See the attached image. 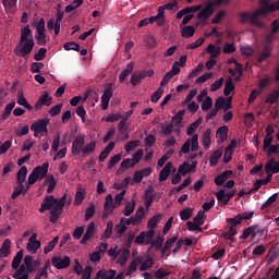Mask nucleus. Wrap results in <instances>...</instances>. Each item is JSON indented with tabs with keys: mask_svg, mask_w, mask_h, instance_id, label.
Wrapping results in <instances>:
<instances>
[{
	"mask_svg": "<svg viewBox=\"0 0 279 279\" xmlns=\"http://www.w3.org/2000/svg\"><path fill=\"white\" fill-rule=\"evenodd\" d=\"M63 49H65V51H80V44L75 41H68L63 45Z\"/></svg>",
	"mask_w": 279,
	"mask_h": 279,
	"instance_id": "47",
	"label": "nucleus"
},
{
	"mask_svg": "<svg viewBox=\"0 0 279 279\" xmlns=\"http://www.w3.org/2000/svg\"><path fill=\"white\" fill-rule=\"evenodd\" d=\"M132 71H134V63H128L126 69H124L119 75L120 84H123L125 82L128 75H130Z\"/></svg>",
	"mask_w": 279,
	"mask_h": 279,
	"instance_id": "26",
	"label": "nucleus"
},
{
	"mask_svg": "<svg viewBox=\"0 0 279 279\" xmlns=\"http://www.w3.org/2000/svg\"><path fill=\"white\" fill-rule=\"evenodd\" d=\"M202 145L204 149H209L211 145V138H210V129H207L202 136Z\"/></svg>",
	"mask_w": 279,
	"mask_h": 279,
	"instance_id": "29",
	"label": "nucleus"
},
{
	"mask_svg": "<svg viewBox=\"0 0 279 279\" xmlns=\"http://www.w3.org/2000/svg\"><path fill=\"white\" fill-rule=\"evenodd\" d=\"M118 162H121V154H117L109 159L107 169H113L114 165H118Z\"/></svg>",
	"mask_w": 279,
	"mask_h": 279,
	"instance_id": "51",
	"label": "nucleus"
},
{
	"mask_svg": "<svg viewBox=\"0 0 279 279\" xmlns=\"http://www.w3.org/2000/svg\"><path fill=\"white\" fill-rule=\"evenodd\" d=\"M120 223L128 227V226H136V223L138 222H137V219H135V217H131V218H121Z\"/></svg>",
	"mask_w": 279,
	"mask_h": 279,
	"instance_id": "61",
	"label": "nucleus"
},
{
	"mask_svg": "<svg viewBox=\"0 0 279 279\" xmlns=\"http://www.w3.org/2000/svg\"><path fill=\"white\" fill-rule=\"evenodd\" d=\"M191 217H193V208L186 207L180 211L181 221H189Z\"/></svg>",
	"mask_w": 279,
	"mask_h": 279,
	"instance_id": "38",
	"label": "nucleus"
},
{
	"mask_svg": "<svg viewBox=\"0 0 279 279\" xmlns=\"http://www.w3.org/2000/svg\"><path fill=\"white\" fill-rule=\"evenodd\" d=\"M113 94L114 92L112 90V83H107L100 98L102 110H108V106Z\"/></svg>",
	"mask_w": 279,
	"mask_h": 279,
	"instance_id": "5",
	"label": "nucleus"
},
{
	"mask_svg": "<svg viewBox=\"0 0 279 279\" xmlns=\"http://www.w3.org/2000/svg\"><path fill=\"white\" fill-rule=\"evenodd\" d=\"M58 241H60V236H54L48 245L44 248V254H49V252H53L56 250V245H58Z\"/></svg>",
	"mask_w": 279,
	"mask_h": 279,
	"instance_id": "36",
	"label": "nucleus"
},
{
	"mask_svg": "<svg viewBox=\"0 0 279 279\" xmlns=\"http://www.w3.org/2000/svg\"><path fill=\"white\" fill-rule=\"evenodd\" d=\"M138 145H141V141H131L124 145V149L128 154H130V151H134L135 148L138 147Z\"/></svg>",
	"mask_w": 279,
	"mask_h": 279,
	"instance_id": "43",
	"label": "nucleus"
},
{
	"mask_svg": "<svg viewBox=\"0 0 279 279\" xmlns=\"http://www.w3.org/2000/svg\"><path fill=\"white\" fill-rule=\"evenodd\" d=\"M27 252L36 254L40 250V241L28 242L26 246Z\"/></svg>",
	"mask_w": 279,
	"mask_h": 279,
	"instance_id": "42",
	"label": "nucleus"
},
{
	"mask_svg": "<svg viewBox=\"0 0 279 279\" xmlns=\"http://www.w3.org/2000/svg\"><path fill=\"white\" fill-rule=\"evenodd\" d=\"M172 169H173V172H175V168H173V163L171 161L167 162L159 173V182H167V180H169V175H171Z\"/></svg>",
	"mask_w": 279,
	"mask_h": 279,
	"instance_id": "12",
	"label": "nucleus"
},
{
	"mask_svg": "<svg viewBox=\"0 0 279 279\" xmlns=\"http://www.w3.org/2000/svg\"><path fill=\"white\" fill-rule=\"evenodd\" d=\"M52 266L56 267V269H68V267H71V257L68 255L62 256H53L51 258Z\"/></svg>",
	"mask_w": 279,
	"mask_h": 279,
	"instance_id": "7",
	"label": "nucleus"
},
{
	"mask_svg": "<svg viewBox=\"0 0 279 279\" xmlns=\"http://www.w3.org/2000/svg\"><path fill=\"white\" fill-rule=\"evenodd\" d=\"M204 210H198L197 215L194 217L193 221L194 223H197L198 226H202L204 223L205 219Z\"/></svg>",
	"mask_w": 279,
	"mask_h": 279,
	"instance_id": "62",
	"label": "nucleus"
},
{
	"mask_svg": "<svg viewBox=\"0 0 279 279\" xmlns=\"http://www.w3.org/2000/svg\"><path fill=\"white\" fill-rule=\"evenodd\" d=\"M16 49L20 51L21 58H25V56H29L32 51H34V39L24 41L22 45L20 44Z\"/></svg>",
	"mask_w": 279,
	"mask_h": 279,
	"instance_id": "9",
	"label": "nucleus"
},
{
	"mask_svg": "<svg viewBox=\"0 0 279 279\" xmlns=\"http://www.w3.org/2000/svg\"><path fill=\"white\" fill-rule=\"evenodd\" d=\"M140 271H148L154 267V257H147L143 263H140Z\"/></svg>",
	"mask_w": 279,
	"mask_h": 279,
	"instance_id": "34",
	"label": "nucleus"
},
{
	"mask_svg": "<svg viewBox=\"0 0 279 279\" xmlns=\"http://www.w3.org/2000/svg\"><path fill=\"white\" fill-rule=\"evenodd\" d=\"M173 128H175V123H173V122H170L167 125L162 124L161 132H162V134H166V136H167V135L171 134V132H173Z\"/></svg>",
	"mask_w": 279,
	"mask_h": 279,
	"instance_id": "57",
	"label": "nucleus"
},
{
	"mask_svg": "<svg viewBox=\"0 0 279 279\" xmlns=\"http://www.w3.org/2000/svg\"><path fill=\"white\" fill-rule=\"evenodd\" d=\"M213 12H215L213 4H208L201 12H198L197 19L206 21L207 19H210Z\"/></svg>",
	"mask_w": 279,
	"mask_h": 279,
	"instance_id": "19",
	"label": "nucleus"
},
{
	"mask_svg": "<svg viewBox=\"0 0 279 279\" xmlns=\"http://www.w3.org/2000/svg\"><path fill=\"white\" fill-rule=\"evenodd\" d=\"M114 231L118 236H123V234L128 232V227H125L123 223L120 222L119 225H116Z\"/></svg>",
	"mask_w": 279,
	"mask_h": 279,
	"instance_id": "58",
	"label": "nucleus"
},
{
	"mask_svg": "<svg viewBox=\"0 0 279 279\" xmlns=\"http://www.w3.org/2000/svg\"><path fill=\"white\" fill-rule=\"evenodd\" d=\"M184 114H185L184 110L178 111L177 114L174 117H172L171 122L174 123V125H179V123H182V121L184 119Z\"/></svg>",
	"mask_w": 279,
	"mask_h": 279,
	"instance_id": "53",
	"label": "nucleus"
},
{
	"mask_svg": "<svg viewBox=\"0 0 279 279\" xmlns=\"http://www.w3.org/2000/svg\"><path fill=\"white\" fill-rule=\"evenodd\" d=\"M23 191H25V184L16 186L11 195V199H16L19 195H22V193H24Z\"/></svg>",
	"mask_w": 279,
	"mask_h": 279,
	"instance_id": "60",
	"label": "nucleus"
},
{
	"mask_svg": "<svg viewBox=\"0 0 279 279\" xmlns=\"http://www.w3.org/2000/svg\"><path fill=\"white\" fill-rule=\"evenodd\" d=\"M95 236V222H90L87 226L86 232L84 233L82 240H81V245H86L87 241H90Z\"/></svg>",
	"mask_w": 279,
	"mask_h": 279,
	"instance_id": "14",
	"label": "nucleus"
},
{
	"mask_svg": "<svg viewBox=\"0 0 279 279\" xmlns=\"http://www.w3.org/2000/svg\"><path fill=\"white\" fill-rule=\"evenodd\" d=\"M66 204V195L62 196L60 199L57 198V206L54 209L50 210V222L58 223L62 210H64V205Z\"/></svg>",
	"mask_w": 279,
	"mask_h": 279,
	"instance_id": "4",
	"label": "nucleus"
},
{
	"mask_svg": "<svg viewBox=\"0 0 279 279\" xmlns=\"http://www.w3.org/2000/svg\"><path fill=\"white\" fill-rule=\"evenodd\" d=\"M58 206V198L53 197V195L46 196L40 205L39 213H45L46 210H54Z\"/></svg>",
	"mask_w": 279,
	"mask_h": 279,
	"instance_id": "8",
	"label": "nucleus"
},
{
	"mask_svg": "<svg viewBox=\"0 0 279 279\" xmlns=\"http://www.w3.org/2000/svg\"><path fill=\"white\" fill-rule=\"evenodd\" d=\"M84 145H86V136L76 135L72 143L71 154H73V156H80L84 149Z\"/></svg>",
	"mask_w": 279,
	"mask_h": 279,
	"instance_id": "6",
	"label": "nucleus"
},
{
	"mask_svg": "<svg viewBox=\"0 0 279 279\" xmlns=\"http://www.w3.org/2000/svg\"><path fill=\"white\" fill-rule=\"evenodd\" d=\"M51 96H49L48 92H45L39 99L37 100L35 108H40L43 106H51Z\"/></svg>",
	"mask_w": 279,
	"mask_h": 279,
	"instance_id": "18",
	"label": "nucleus"
},
{
	"mask_svg": "<svg viewBox=\"0 0 279 279\" xmlns=\"http://www.w3.org/2000/svg\"><path fill=\"white\" fill-rule=\"evenodd\" d=\"M49 112H50V117H58V114L62 112V104H58L53 106L52 108H50Z\"/></svg>",
	"mask_w": 279,
	"mask_h": 279,
	"instance_id": "64",
	"label": "nucleus"
},
{
	"mask_svg": "<svg viewBox=\"0 0 279 279\" xmlns=\"http://www.w3.org/2000/svg\"><path fill=\"white\" fill-rule=\"evenodd\" d=\"M179 173H181L182 175H186L187 173H191V163L184 161L178 169Z\"/></svg>",
	"mask_w": 279,
	"mask_h": 279,
	"instance_id": "50",
	"label": "nucleus"
},
{
	"mask_svg": "<svg viewBox=\"0 0 279 279\" xmlns=\"http://www.w3.org/2000/svg\"><path fill=\"white\" fill-rule=\"evenodd\" d=\"M17 104L19 106H23L26 108V110H33L32 105L27 102V98L23 95V92L17 93Z\"/></svg>",
	"mask_w": 279,
	"mask_h": 279,
	"instance_id": "33",
	"label": "nucleus"
},
{
	"mask_svg": "<svg viewBox=\"0 0 279 279\" xmlns=\"http://www.w3.org/2000/svg\"><path fill=\"white\" fill-rule=\"evenodd\" d=\"M181 36L183 38H192V36H195V27L194 26H184L182 29H181Z\"/></svg>",
	"mask_w": 279,
	"mask_h": 279,
	"instance_id": "32",
	"label": "nucleus"
},
{
	"mask_svg": "<svg viewBox=\"0 0 279 279\" xmlns=\"http://www.w3.org/2000/svg\"><path fill=\"white\" fill-rule=\"evenodd\" d=\"M233 173L234 172L232 170H226L225 172L218 174L214 179L216 186H223V184H226V182L232 178Z\"/></svg>",
	"mask_w": 279,
	"mask_h": 279,
	"instance_id": "11",
	"label": "nucleus"
},
{
	"mask_svg": "<svg viewBox=\"0 0 279 279\" xmlns=\"http://www.w3.org/2000/svg\"><path fill=\"white\" fill-rule=\"evenodd\" d=\"M213 77V72L205 73L201 75L198 78H196L195 84H204L208 82Z\"/></svg>",
	"mask_w": 279,
	"mask_h": 279,
	"instance_id": "59",
	"label": "nucleus"
},
{
	"mask_svg": "<svg viewBox=\"0 0 279 279\" xmlns=\"http://www.w3.org/2000/svg\"><path fill=\"white\" fill-rule=\"evenodd\" d=\"M47 58V48H40L34 56V60L40 62V60H45Z\"/></svg>",
	"mask_w": 279,
	"mask_h": 279,
	"instance_id": "54",
	"label": "nucleus"
},
{
	"mask_svg": "<svg viewBox=\"0 0 279 279\" xmlns=\"http://www.w3.org/2000/svg\"><path fill=\"white\" fill-rule=\"evenodd\" d=\"M141 263H143V257H136L135 259H133L125 272V276H132V274L136 271V267L141 265Z\"/></svg>",
	"mask_w": 279,
	"mask_h": 279,
	"instance_id": "27",
	"label": "nucleus"
},
{
	"mask_svg": "<svg viewBox=\"0 0 279 279\" xmlns=\"http://www.w3.org/2000/svg\"><path fill=\"white\" fill-rule=\"evenodd\" d=\"M128 258H130V250L122 248L119 252L118 263L121 265V267H125V264L128 263Z\"/></svg>",
	"mask_w": 279,
	"mask_h": 279,
	"instance_id": "23",
	"label": "nucleus"
},
{
	"mask_svg": "<svg viewBox=\"0 0 279 279\" xmlns=\"http://www.w3.org/2000/svg\"><path fill=\"white\" fill-rule=\"evenodd\" d=\"M271 58V47L269 44H266L263 48V52L257 58V64H263L265 60H269Z\"/></svg>",
	"mask_w": 279,
	"mask_h": 279,
	"instance_id": "17",
	"label": "nucleus"
},
{
	"mask_svg": "<svg viewBox=\"0 0 279 279\" xmlns=\"http://www.w3.org/2000/svg\"><path fill=\"white\" fill-rule=\"evenodd\" d=\"M49 265H51L50 262H46L45 266L38 270V272L35 275V279H41L43 277L48 278L49 272L47 271Z\"/></svg>",
	"mask_w": 279,
	"mask_h": 279,
	"instance_id": "39",
	"label": "nucleus"
},
{
	"mask_svg": "<svg viewBox=\"0 0 279 279\" xmlns=\"http://www.w3.org/2000/svg\"><path fill=\"white\" fill-rule=\"evenodd\" d=\"M234 236H236V228L230 227L228 232L223 234V238L227 239V241H234Z\"/></svg>",
	"mask_w": 279,
	"mask_h": 279,
	"instance_id": "55",
	"label": "nucleus"
},
{
	"mask_svg": "<svg viewBox=\"0 0 279 279\" xmlns=\"http://www.w3.org/2000/svg\"><path fill=\"white\" fill-rule=\"evenodd\" d=\"M12 254V241L5 239L0 247V258H8Z\"/></svg>",
	"mask_w": 279,
	"mask_h": 279,
	"instance_id": "13",
	"label": "nucleus"
},
{
	"mask_svg": "<svg viewBox=\"0 0 279 279\" xmlns=\"http://www.w3.org/2000/svg\"><path fill=\"white\" fill-rule=\"evenodd\" d=\"M232 90H234V83L232 82V78H228L225 84V96L230 97V93H232Z\"/></svg>",
	"mask_w": 279,
	"mask_h": 279,
	"instance_id": "45",
	"label": "nucleus"
},
{
	"mask_svg": "<svg viewBox=\"0 0 279 279\" xmlns=\"http://www.w3.org/2000/svg\"><path fill=\"white\" fill-rule=\"evenodd\" d=\"M201 108H202L203 112H208V110H210V108H213V98H210V96H206Z\"/></svg>",
	"mask_w": 279,
	"mask_h": 279,
	"instance_id": "49",
	"label": "nucleus"
},
{
	"mask_svg": "<svg viewBox=\"0 0 279 279\" xmlns=\"http://www.w3.org/2000/svg\"><path fill=\"white\" fill-rule=\"evenodd\" d=\"M23 262V250H20L12 260V269H19L21 267V263Z\"/></svg>",
	"mask_w": 279,
	"mask_h": 279,
	"instance_id": "31",
	"label": "nucleus"
},
{
	"mask_svg": "<svg viewBox=\"0 0 279 279\" xmlns=\"http://www.w3.org/2000/svg\"><path fill=\"white\" fill-rule=\"evenodd\" d=\"M96 147H97V142H90L89 144L83 146V151H82L83 157L93 154V151H95Z\"/></svg>",
	"mask_w": 279,
	"mask_h": 279,
	"instance_id": "37",
	"label": "nucleus"
},
{
	"mask_svg": "<svg viewBox=\"0 0 279 279\" xmlns=\"http://www.w3.org/2000/svg\"><path fill=\"white\" fill-rule=\"evenodd\" d=\"M160 221H162V214L154 215L147 222L148 230H156V227Z\"/></svg>",
	"mask_w": 279,
	"mask_h": 279,
	"instance_id": "21",
	"label": "nucleus"
},
{
	"mask_svg": "<svg viewBox=\"0 0 279 279\" xmlns=\"http://www.w3.org/2000/svg\"><path fill=\"white\" fill-rule=\"evenodd\" d=\"M135 208H136V201H132V203H128L123 210L124 217H130V215L134 213Z\"/></svg>",
	"mask_w": 279,
	"mask_h": 279,
	"instance_id": "41",
	"label": "nucleus"
},
{
	"mask_svg": "<svg viewBox=\"0 0 279 279\" xmlns=\"http://www.w3.org/2000/svg\"><path fill=\"white\" fill-rule=\"evenodd\" d=\"M165 94V89H162V87H159L150 97V101L153 104H158V101H160V98L162 97V95Z\"/></svg>",
	"mask_w": 279,
	"mask_h": 279,
	"instance_id": "44",
	"label": "nucleus"
},
{
	"mask_svg": "<svg viewBox=\"0 0 279 279\" xmlns=\"http://www.w3.org/2000/svg\"><path fill=\"white\" fill-rule=\"evenodd\" d=\"M48 125H49L48 119H40L37 122H34L31 125V130L32 132H34L35 138H38V136H43L40 134H45L47 136V134H49V130L47 129Z\"/></svg>",
	"mask_w": 279,
	"mask_h": 279,
	"instance_id": "3",
	"label": "nucleus"
},
{
	"mask_svg": "<svg viewBox=\"0 0 279 279\" xmlns=\"http://www.w3.org/2000/svg\"><path fill=\"white\" fill-rule=\"evenodd\" d=\"M178 242V235L172 236L171 239L167 240L163 247L161 248L162 256H170L171 255V247Z\"/></svg>",
	"mask_w": 279,
	"mask_h": 279,
	"instance_id": "15",
	"label": "nucleus"
},
{
	"mask_svg": "<svg viewBox=\"0 0 279 279\" xmlns=\"http://www.w3.org/2000/svg\"><path fill=\"white\" fill-rule=\"evenodd\" d=\"M228 125H222L217 130L216 136L217 138H220L221 143H223V141H228Z\"/></svg>",
	"mask_w": 279,
	"mask_h": 279,
	"instance_id": "30",
	"label": "nucleus"
},
{
	"mask_svg": "<svg viewBox=\"0 0 279 279\" xmlns=\"http://www.w3.org/2000/svg\"><path fill=\"white\" fill-rule=\"evenodd\" d=\"M207 53H210L211 58H219L221 53V49L215 48V45L209 44L207 47Z\"/></svg>",
	"mask_w": 279,
	"mask_h": 279,
	"instance_id": "48",
	"label": "nucleus"
},
{
	"mask_svg": "<svg viewBox=\"0 0 279 279\" xmlns=\"http://www.w3.org/2000/svg\"><path fill=\"white\" fill-rule=\"evenodd\" d=\"M221 156H223V150L221 149H217L215 150L210 157H209V165L210 167H217V165L219 163V159L221 158Z\"/></svg>",
	"mask_w": 279,
	"mask_h": 279,
	"instance_id": "24",
	"label": "nucleus"
},
{
	"mask_svg": "<svg viewBox=\"0 0 279 279\" xmlns=\"http://www.w3.org/2000/svg\"><path fill=\"white\" fill-rule=\"evenodd\" d=\"M278 2L271 3V0H259V9L253 13L245 11L239 14L240 23L242 25L250 23V25H254L255 27H265V23L260 21V16H267L268 13L278 12Z\"/></svg>",
	"mask_w": 279,
	"mask_h": 279,
	"instance_id": "1",
	"label": "nucleus"
},
{
	"mask_svg": "<svg viewBox=\"0 0 279 279\" xmlns=\"http://www.w3.org/2000/svg\"><path fill=\"white\" fill-rule=\"evenodd\" d=\"M155 16H157V20H159L158 21L159 27H162V25H165V23H167V20L165 17V7L163 5L158 7V13Z\"/></svg>",
	"mask_w": 279,
	"mask_h": 279,
	"instance_id": "35",
	"label": "nucleus"
},
{
	"mask_svg": "<svg viewBox=\"0 0 279 279\" xmlns=\"http://www.w3.org/2000/svg\"><path fill=\"white\" fill-rule=\"evenodd\" d=\"M221 86H223V77H220L219 80H217L215 83L210 85L211 93H217V90H219Z\"/></svg>",
	"mask_w": 279,
	"mask_h": 279,
	"instance_id": "63",
	"label": "nucleus"
},
{
	"mask_svg": "<svg viewBox=\"0 0 279 279\" xmlns=\"http://www.w3.org/2000/svg\"><path fill=\"white\" fill-rule=\"evenodd\" d=\"M26 179H27V167L22 166L16 174V184L19 185L24 184Z\"/></svg>",
	"mask_w": 279,
	"mask_h": 279,
	"instance_id": "25",
	"label": "nucleus"
},
{
	"mask_svg": "<svg viewBox=\"0 0 279 279\" xmlns=\"http://www.w3.org/2000/svg\"><path fill=\"white\" fill-rule=\"evenodd\" d=\"M215 196L217 197L218 202L223 204V206H228V204H230V199H232L226 195V190H219L215 193Z\"/></svg>",
	"mask_w": 279,
	"mask_h": 279,
	"instance_id": "28",
	"label": "nucleus"
},
{
	"mask_svg": "<svg viewBox=\"0 0 279 279\" xmlns=\"http://www.w3.org/2000/svg\"><path fill=\"white\" fill-rule=\"evenodd\" d=\"M202 125V118L194 121L186 130L187 138L180 149V156L182 154H189V151H197L199 149V135L195 134V131Z\"/></svg>",
	"mask_w": 279,
	"mask_h": 279,
	"instance_id": "2",
	"label": "nucleus"
},
{
	"mask_svg": "<svg viewBox=\"0 0 279 279\" xmlns=\"http://www.w3.org/2000/svg\"><path fill=\"white\" fill-rule=\"evenodd\" d=\"M33 173L39 179L45 180L47 173H49V162H44L41 166H37L33 169Z\"/></svg>",
	"mask_w": 279,
	"mask_h": 279,
	"instance_id": "10",
	"label": "nucleus"
},
{
	"mask_svg": "<svg viewBox=\"0 0 279 279\" xmlns=\"http://www.w3.org/2000/svg\"><path fill=\"white\" fill-rule=\"evenodd\" d=\"M114 142H109V144L105 147V149L100 153L98 159L100 162H104L108 156H110V153L112 149H114Z\"/></svg>",
	"mask_w": 279,
	"mask_h": 279,
	"instance_id": "22",
	"label": "nucleus"
},
{
	"mask_svg": "<svg viewBox=\"0 0 279 279\" xmlns=\"http://www.w3.org/2000/svg\"><path fill=\"white\" fill-rule=\"evenodd\" d=\"M265 171L266 173H279V161H276L275 159H270L265 165Z\"/></svg>",
	"mask_w": 279,
	"mask_h": 279,
	"instance_id": "20",
	"label": "nucleus"
},
{
	"mask_svg": "<svg viewBox=\"0 0 279 279\" xmlns=\"http://www.w3.org/2000/svg\"><path fill=\"white\" fill-rule=\"evenodd\" d=\"M165 243V236L157 235L153 242H150L151 247H156V250H162V245Z\"/></svg>",
	"mask_w": 279,
	"mask_h": 279,
	"instance_id": "40",
	"label": "nucleus"
},
{
	"mask_svg": "<svg viewBox=\"0 0 279 279\" xmlns=\"http://www.w3.org/2000/svg\"><path fill=\"white\" fill-rule=\"evenodd\" d=\"M27 40H34V35L32 34L29 25H26L21 29L20 45H23V43Z\"/></svg>",
	"mask_w": 279,
	"mask_h": 279,
	"instance_id": "16",
	"label": "nucleus"
},
{
	"mask_svg": "<svg viewBox=\"0 0 279 279\" xmlns=\"http://www.w3.org/2000/svg\"><path fill=\"white\" fill-rule=\"evenodd\" d=\"M278 199V193L272 194L265 203L262 204L260 210L269 208Z\"/></svg>",
	"mask_w": 279,
	"mask_h": 279,
	"instance_id": "46",
	"label": "nucleus"
},
{
	"mask_svg": "<svg viewBox=\"0 0 279 279\" xmlns=\"http://www.w3.org/2000/svg\"><path fill=\"white\" fill-rule=\"evenodd\" d=\"M35 39L37 41V45H41V46L47 45V35L45 33H37L35 35Z\"/></svg>",
	"mask_w": 279,
	"mask_h": 279,
	"instance_id": "56",
	"label": "nucleus"
},
{
	"mask_svg": "<svg viewBox=\"0 0 279 279\" xmlns=\"http://www.w3.org/2000/svg\"><path fill=\"white\" fill-rule=\"evenodd\" d=\"M112 228H114V222L108 221L107 222V227H106V229H105V231L102 233V236L105 239H110V236H112Z\"/></svg>",
	"mask_w": 279,
	"mask_h": 279,
	"instance_id": "52",
	"label": "nucleus"
}]
</instances>
